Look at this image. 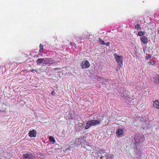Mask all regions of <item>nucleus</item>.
<instances>
[{"mask_svg":"<svg viewBox=\"0 0 159 159\" xmlns=\"http://www.w3.org/2000/svg\"><path fill=\"white\" fill-rule=\"evenodd\" d=\"M57 69L56 68H55V69H54V70H57Z\"/></svg>","mask_w":159,"mask_h":159,"instance_id":"nucleus-32","label":"nucleus"},{"mask_svg":"<svg viewBox=\"0 0 159 159\" xmlns=\"http://www.w3.org/2000/svg\"><path fill=\"white\" fill-rule=\"evenodd\" d=\"M98 42L100 43V44L101 45H105V43L100 38L99 39Z\"/></svg>","mask_w":159,"mask_h":159,"instance_id":"nucleus-14","label":"nucleus"},{"mask_svg":"<svg viewBox=\"0 0 159 159\" xmlns=\"http://www.w3.org/2000/svg\"><path fill=\"white\" fill-rule=\"evenodd\" d=\"M114 55L117 63V68L120 69L123 66V57L122 56L117 55L116 53L114 54Z\"/></svg>","mask_w":159,"mask_h":159,"instance_id":"nucleus-1","label":"nucleus"},{"mask_svg":"<svg viewBox=\"0 0 159 159\" xmlns=\"http://www.w3.org/2000/svg\"><path fill=\"white\" fill-rule=\"evenodd\" d=\"M34 71L36 72H37V70H34V69H32L31 70V72H33V71Z\"/></svg>","mask_w":159,"mask_h":159,"instance_id":"nucleus-25","label":"nucleus"},{"mask_svg":"<svg viewBox=\"0 0 159 159\" xmlns=\"http://www.w3.org/2000/svg\"><path fill=\"white\" fill-rule=\"evenodd\" d=\"M75 46H76V44H75Z\"/></svg>","mask_w":159,"mask_h":159,"instance_id":"nucleus-33","label":"nucleus"},{"mask_svg":"<svg viewBox=\"0 0 159 159\" xmlns=\"http://www.w3.org/2000/svg\"><path fill=\"white\" fill-rule=\"evenodd\" d=\"M155 83L156 84H159V76H157L155 80Z\"/></svg>","mask_w":159,"mask_h":159,"instance_id":"nucleus-18","label":"nucleus"},{"mask_svg":"<svg viewBox=\"0 0 159 159\" xmlns=\"http://www.w3.org/2000/svg\"><path fill=\"white\" fill-rule=\"evenodd\" d=\"M28 134L30 137H34L36 136L37 133L36 131L33 129L32 130L30 131L29 132Z\"/></svg>","mask_w":159,"mask_h":159,"instance_id":"nucleus-6","label":"nucleus"},{"mask_svg":"<svg viewBox=\"0 0 159 159\" xmlns=\"http://www.w3.org/2000/svg\"><path fill=\"white\" fill-rule=\"evenodd\" d=\"M153 107L154 109H159V102L157 100L154 102Z\"/></svg>","mask_w":159,"mask_h":159,"instance_id":"nucleus-8","label":"nucleus"},{"mask_svg":"<svg viewBox=\"0 0 159 159\" xmlns=\"http://www.w3.org/2000/svg\"><path fill=\"white\" fill-rule=\"evenodd\" d=\"M74 145L75 146H76V145H75V143L74 144Z\"/></svg>","mask_w":159,"mask_h":159,"instance_id":"nucleus-31","label":"nucleus"},{"mask_svg":"<svg viewBox=\"0 0 159 159\" xmlns=\"http://www.w3.org/2000/svg\"><path fill=\"white\" fill-rule=\"evenodd\" d=\"M39 47L40 48V49L39 50V52H43V44H40L39 45Z\"/></svg>","mask_w":159,"mask_h":159,"instance_id":"nucleus-17","label":"nucleus"},{"mask_svg":"<svg viewBox=\"0 0 159 159\" xmlns=\"http://www.w3.org/2000/svg\"><path fill=\"white\" fill-rule=\"evenodd\" d=\"M72 145V144H71L70 145V146H69V148H70H70H72V146H71Z\"/></svg>","mask_w":159,"mask_h":159,"instance_id":"nucleus-26","label":"nucleus"},{"mask_svg":"<svg viewBox=\"0 0 159 159\" xmlns=\"http://www.w3.org/2000/svg\"><path fill=\"white\" fill-rule=\"evenodd\" d=\"M98 78L99 79L101 80L102 81V82L104 83H106L108 82V79H106L104 78L99 76L98 77Z\"/></svg>","mask_w":159,"mask_h":159,"instance_id":"nucleus-10","label":"nucleus"},{"mask_svg":"<svg viewBox=\"0 0 159 159\" xmlns=\"http://www.w3.org/2000/svg\"><path fill=\"white\" fill-rule=\"evenodd\" d=\"M141 41L144 44H146L148 43L147 38L145 36H143L140 38Z\"/></svg>","mask_w":159,"mask_h":159,"instance_id":"nucleus-7","label":"nucleus"},{"mask_svg":"<svg viewBox=\"0 0 159 159\" xmlns=\"http://www.w3.org/2000/svg\"><path fill=\"white\" fill-rule=\"evenodd\" d=\"M158 67H159V66H158Z\"/></svg>","mask_w":159,"mask_h":159,"instance_id":"nucleus-35","label":"nucleus"},{"mask_svg":"<svg viewBox=\"0 0 159 159\" xmlns=\"http://www.w3.org/2000/svg\"><path fill=\"white\" fill-rule=\"evenodd\" d=\"M55 94H56V93H55L54 91H52L51 93V94L52 95H55Z\"/></svg>","mask_w":159,"mask_h":159,"instance_id":"nucleus-23","label":"nucleus"},{"mask_svg":"<svg viewBox=\"0 0 159 159\" xmlns=\"http://www.w3.org/2000/svg\"><path fill=\"white\" fill-rule=\"evenodd\" d=\"M103 157H102V156H101V157H100V159H103Z\"/></svg>","mask_w":159,"mask_h":159,"instance_id":"nucleus-29","label":"nucleus"},{"mask_svg":"<svg viewBox=\"0 0 159 159\" xmlns=\"http://www.w3.org/2000/svg\"><path fill=\"white\" fill-rule=\"evenodd\" d=\"M135 29H136L137 30H140L141 29V28L140 25L139 24H137L134 26Z\"/></svg>","mask_w":159,"mask_h":159,"instance_id":"nucleus-12","label":"nucleus"},{"mask_svg":"<svg viewBox=\"0 0 159 159\" xmlns=\"http://www.w3.org/2000/svg\"><path fill=\"white\" fill-rule=\"evenodd\" d=\"M44 61V58H39L36 60V63L37 64L42 63Z\"/></svg>","mask_w":159,"mask_h":159,"instance_id":"nucleus-11","label":"nucleus"},{"mask_svg":"<svg viewBox=\"0 0 159 159\" xmlns=\"http://www.w3.org/2000/svg\"><path fill=\"white\" fill-rule=\"evenodd\" d=\"M110 44V43L109 42H108L106 43H105V45L106 46H109Z\"/></svg>","mask_w":159,"mask_h":159,"instance_id":"nucleus-24","label":"nucleus"},{"mask_svg":"<svg viewBox=\"0 0 159 159\" xmlns=\"http://www.w3.org/2000/svg\"><path fill=\"white\" fill-rule=\"evenodd\" d=\"M82 68L83 69L87 68L89 67L90 66V64L87 60H85L82 61L81 65Z\"/></svg>","mask_w":159,"mask_h":159,"instance_id":"nucleus-4","label":"nucleus"},{"mask_svg":"<svg viewBox=\"0 0 159 159\" xmlns=\"http://www.w3.org/2000/svg\"><path fill=\"white\" fill-rule=\"evenodd\" d=\"M134 139L137 143H140L144 141V137L142 134L137 133L135 135Z\"/></svg>","mask_w":159,"mask_h":159,"instance_id":"nucleus-3","label":"nucleus"},{"mask_svg":"<svg viewBox=\"0 0 159 159\" xmlns=\"http://www.w3.org/2000/svg\"><path fill=\"white\" fill-rule=\"evenodd\" d=\"M22 159H35V157L30 153H27L23 155Z\"/></svg>","mask_w":159,"mask_h":159,"instance_id":"nucleus-5","label":"nucleus"},{"mask_svg":"<svg viewBox=\"0 0 159 159\" xmlns=\"http://www.w3.org/2000/svg\"><path fill=\"white\" fill-rule=\"evenodd\" d=\"M144 32L143 31H139L138 33V35L139 36H143V35H144Z\"/></svg>","mask_w":159,"mask_h":159,"instance_id":"nucleus-16","label":"nucleus"},{"mask_svg":"<svg viewBox=\"0 0 159 159\" xmlns=\"http://www.w3.org/2000/svg\"><path fill=\"white\" fill-rule=\"evenodd\" d=\"M80 138H78V139H77L76 140V141H77V140H78V141H80Z\"/></svg>","mask_w":159,"mask_h":159,"instance_id":"nucleus-28","label":"nucleus"},{"mask_svg":"<svg viewBox=\"0 0 159 159\" xmlns=\"http://www.w3.org/2000/svg\"><path fill=\"white\" fill-rule=\"evenodd\" d=\"M151 57H152L151 55L149 54L148 55V56H146V58L147 59H148L150 58H151Z\"/></svg>","mask_w":159,"mask_h":159,"instance_id":"nucleus-22","label":"nucleus"},{"mask_svg":"<svg viewBox=\"0 0 159 159\" xmlns=\"http://www.w3.org/2000/svg\"><path fill=\"white\" fill-rule=\"evenodd\" d=\"M116 133L120 137L123 134V130L122 129H119L116 130Z\"/></svg>","mask_w":159,"mask_h":159,"instance_id":"nucleus-9","label":"nucleus"},{"mask_svg":"<svg viewBox=\"0 0 159 159\" xmlns=\"http://www.w3.org/2000/svg\"><path fill=\"white\" fill-rule=\"evenodd\" d=\"M98 151L101 154H102L105 152V151L102 149H98Z\"/></svg>","mask_w":159,"mask_h":159,"instance_id":"nucleus-19","label":"nucleus"},{"mask_svg":"<svg viewBox=\"0 0 159 159\" xmlns=\"http://www.w3.org/2000/svg\"><path fill=\"white\" fill-rule=\"evenodd\" d=\"M83 125H84V123L82 124V125L83 126Z\"/></svg>","mask_w":159,"mask_h":159,"instance_id":"nucleus-30","label":"nucleus"},{"mask_svg":"<svg viewBox=\"0 0 159 159\" xmlns=\"http://www.w3.org/2000/svg\"><path fill=\"white\" fill-rule=\"evenodd\" d=\"M49 77H51V79H53V80H55L54 78H56V76H54V75H52V74L50 75H49Z\"/></svg>","mask_w":159,"mask_h":159,"instance_id":"nucleus-21","label":"nucleus"},{"mask_svg":"<svg viewBox=\"0 0 159 159\" xmlns=\"http://www.w3.org/2000/svg\"><path fill=\"white\" fill-rule=\"evenodd\" d=\"M70 44L71 46H73L74 43H70Z\"/></svg>","mask_w":159,"mask_h":159,"instance_id":"nucleus-27","label":"nucleus"},{"mask_svg":"<svg viewBox=\"0 0 159 159\" xmlns=\"http://www.w3.org/2000/svg\"><path fill=\"white\" fill-rule=\"evenodd\" d=\"M49 139L51 142H52V143H54L55 142L54 138L52 136H50L49 137Z\"/></svg>","mask_w":159,"mask_h":159,"instance_id":"nucleus-15","label":"nucleus"},{"mask_svg":"<svg viewBox=\"0 0 159 159\" xmlns=\"http://www.w3.org/2000/svg\"><path fill=\"white\" fill-rule=\"evenodd\" d=\"M113 155L108 154L106 156L107 159H112L113 157Z\"/></svg>","mask_w":159,"mask_h":159,"instance_id":"nucleus-13","label":"nucleus"},{"mask_svg":"<svg viewBox=\"0 0 159 159\" xmlns=\"http://www.w3.org/2000/svg\"><path fill=\"white\" fill-rule=\"evenodd\" d=\"M148 63L150 65H154L156 63V62L155 61H149Z\"/></svg>","mask_w":159,"mask_h":159,"instance_id":"nucleus-20","label":"nucleus"},{"mask_svg":"<svg viewBox=\"0 0 159 159\" xmlns=\"http://www.w3.org/2000/svg\"><path fill=\"white\" fill-rule=\"evenodd\" d=\"M100 121L97 120H89L86 124L85 129H87L91 126H95L97 124H100Z\"/></svg>","mask_w":159,"mask_h":159,"instance_id":"nucleus-2","label":"nucleus"},{"mask_svg":"<svg viewBox=\"0 0 159 159\" xmlns=\"http://www.w3.org/2000/svg\"><path fill=\"white\" fill-rule=\"evenodd\" d=\"M0 159H2L0 158Z\"/></svg>","mask_w":159,"mask_h":159,"instance_id":"nucleus-34","label":"nucleus"}]
</instances>
